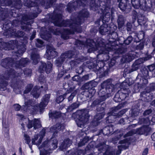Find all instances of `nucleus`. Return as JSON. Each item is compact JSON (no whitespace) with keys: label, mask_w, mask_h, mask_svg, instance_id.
I'll return each instance as SVG.
<instances>
[{"label":"nucleus","mask_w":155,"mask_h":155,"mask_svg":"<svg viewBox=\"0 0 155 155\" xmlns=\"http://www.w3.org/2000/svg\"><path fill=\"white\" fill-rule=\"evenodd\" d=\"M115 86L114 85L110 79H107L101 83L98 88V95L99 99H97L93 101L91 107H95L99 106L100 107H105V104L101 103L108 98L109 95L115 90Z\"/></svg>","instance_id":"nucleus-1"},{"label":"nucleus","mask_w":155,"mask_h":155,"mask_svg":"<svg viewBox=\"0 0 155 155\" xmlns=\"http://www.w3.org/2000/svg\"><path fill=\"white\" fill-rule=\"evenodd\" d=\"M7 77L4 76L0 77V89L1 90L5 91L8 84L6 80L11 79L10 82L11 86L14 89L21 90V88L22 81L21 76L17 75L15 71L12 68L7 71Z\"/></svg>","instance_id":"nucleus-2"},{"label":"nucleus","mask_w":155,"mask_h":155,"mask_svg":"<svg viewBox=\"0 0 155 155\" xmlns=\"http://www.w3.org/2000/svg\"><path fill=\"white\" fill-rule=\"evenodd\" d=\"M102 8L100 7L102 12L100 19L102 20L103 23H107L110 20L114 18L115 17V9L111 7V0H105L104 5Z\"/></svg>","instance_id":"nucleus-3"},{"label":"nucleus","mask_w":155,"mask_h":155,"mask_svg":"<svg viewBox=\"0 0 155 155\" xmlns=\"http://www.w3.org/2000/svg\"><path fill=\"white\" fill-rule=\"evenodd\" d=\"M125 81L122 82L121 84L122 87L120 91H119L116 94L114 98V101L116 102H120L128 97L129 94L131 93L129 88H127L128 86L131 84L130 82H125Z\"/></svg>","instance_id":"nucleus-4"},{"label":"nucleus","mask_w":155,"mask_h":155,"mask_svg":"<svg viewBox=\"0 0 155 155\" xmlns=\"http://www.w3.org/2000/svg\"><path fill=\"white\" fill-rule=\"evenodd\" d=\"M91 107L92 109L96 110V114L91 119L90 124V126L91 128H94L98 126L106 114V107H100L99 106L95 107Z\"/></svg>","instance_id":"nucleus-5"},{"label":"nucleus","mask_w":155,"mask_h":155,"mask_svg":"<svg viewBox=\"0 0 155 155\" xmlns=\"http://www.w3.org/2000/svg\"><path fill=\"white\" fill-rule=\"evenodd\" d=\"M89 110L87 109H84L77 111L73 113V116H75V118L78 120L77 124L78 126L81 127L84 124L88 122L90 115L89 114Z\"/></svg>","instance_id":"nucleus-6"},{"label":"nucleus","mask_w":155,"mask_h":155,"mask_svg":"<svg viewBox=\"0 0 155 155\" xmlns=\"http://www.w3.org/2000/svg\"><path fill=\"white\" fill-rule=\"evenodd\" d=\"M87 66L90 69H93L97 74H101L102 72L103 74H101L103 76L105 75L104 67H105V63L101 61L98 62L97 60H95L92 61H88L87 62Z\"/></svg>","instance_id":"nucleus-7"},{"label":"nucleus","mask_w":155,"mask_h":155,"mask_svg":"<svg viewBox=\"0 0 155 155\" xmlns=\"http://www.w3.org/2000/svg\"><path fill=\"white\" fill-rule=\"evenodd\" d=\"M8 22H5L3 25V29L5 30L6 35L15 38H22L24 36L25 33L23 31L20 30L17 31L15 28H10L9 23Z\"/></svg>","instance_id":"nucleus-8"},{"label":"nucleus","mask_w":155,"mask_h":155,"mask_svg":"<svg viewBox=\"0 0 155 155\" xmlns=\"http://www.w3.org/2000/svg\"><path fill=\"white\" fill-rule=\"evenodd\" d=\"M151 130V128L149 127V126L143 125L137 128L135 130H130L129 131L124 135L123 137L125 138L132 136L135 134H137L139 135L144 134L146 136H147L149 135Z\"/></svg>","instance_id":"nucleus-9"},{"label":"nucleus","mask_w":155,"mask_h":155,"mask_svg":"<svg viewBox=\"0 0 155 155\" xmlns=\"http://www.w3.org/2000/svg\"><path fill=\"white\" fill-rule=\"evenodd\" d=\"M85 4L83 0H76L72 1L69 2L67 6V10L68 12L71 13L74 10H76L77 8H80L81 6L84 7Z\"/></svg>","instance_id":"nucleus-10"},{"label":"nucleus","mask_w":155,"mask_h":155,"mask_svg":"<svg viewBox=\"0 0 155 155\" xmlns=\"http://www.w3.org/2000/svg\"><path fill=\"white\" fill-rule=\"evenodd\" d=\"M98 84V83L94 80L91 81L85 84V87L87 89V96L91 98L94 96L96 93V90L94 87Z\"/></svg>","instance_id":"nucleus-11"},{"label":"nucleus","mask_w":155,"mask_h":155,"mask_svg":"<svg viewBox=\"0 0 155 155\" xmlns=\"http://www.w3.org/2000/svg\"><path fill=\"white\" fill-rule=\"evenodd\" d=\"M154 91H155V84L151 83L149 86L146 87L145 91L141 92L140 97H144L147 101L152 100L153 98V95L151 92Z\"/></svg>","instance_id":"nucleus-12"},{"label":"nucleus","mask_w":155,"mask_h":155,"mask_svg":"<svg viewBox=\"0 0 155 155\" xmlns=\"http://www.w3.org/2000/svg\"><path fill=\"white\" fill-rule=\"evenodd\" d=\"M77 22L76 19L74 18L61 20L58 27H69L74 31H76L77 29L76 25H77Z\"/></svg>","instance_id":"nucleus-13"},{"label":"nucleus","mask_w":155,"mask_h":155,"mask_svg":"<svg viewBox=\"0 0 155 155\" xmlns=\"http://www.w3.org/2000/svg\"><path fill=\"white\" fill-rule=\"evenodd\" d=\"M104 39L99 37H97L93 39H90L87 42V45L90 47H95L98 48L105 46Z\"/></svg>","instance_id":"nucleus-14"},{"label":"nucleus","mask_w":155,"mask_h":155,"mask_svg":"<svg viewBox=\"0 0 155 155\" xmlns=\"http://www.w3.org/2000/svg\"><path fill=\"white\" fill-rule=\"evenodd\" d=\"M41 65L38 68V72L41 73H44L45 72L49 74L52 71L53 64L51 62L48 61L46 64L45 62L41 61Z\"/></svg>","instance_id":"nucleus-15"},{"label":"nucleus","mask_w":155,"mask_h":155,"mask_svg":"<svg viewBox=\"0 0 155 155\" xmlns=\"http://www.w3.org/2000/svg\"><path fill=\"white\" fill-rule=\"evenodd\" d=\"M1 64L3 68L8 69L15 66V61L12 57H6L2 60Z\"/></svg>","instance_id":"nucleus-16"},{"label":"nucleus","mask_w":155,"mask_h":155,"mask_svg":"<svg viewBox=\"0 0 155 155\" xmlns=\"http://www.w3.org/2000/svg\"><path fill=\"white\" fill-rule=\"evenodd\" d=\"M27 119L28 121L26 123V125L28 129H30L33 127V129L35 130L40 128L41 126L38 119L34 118L33 120H30L28 117Z\"/></svg>","instance_id":"nucleus-17"},{"label":"nucleus","mask_w":155,"mask_h":155,"mask_svg":"<svg viewBox=\"0 0 155 155\" xmlns=\"http://www.w3.org/2000/svg\"><path fill=\"white\" fill-rule=\"evenodd\" d=\"M89 15V13L87 9H82L78 13V15L77 17L75 18L77 21V25H81V19L83 18H87Z\"/></svg>","instance_id":"nucleus-18"},{"label":"nucleus","mask_w":155,"mask_h":155,"mask_svg":"<svg viewBox=\"0 0 155 155\" xmlns=\"http://www.w3.org/2000/svg\"><path fill=\"white\" fill-rule=\"evenodd\" d=\"M132 6L136 9H145L147 8V3L146 0H131Z\"/></svg>","instance_id":"nucleus-19"},{"label":"nucleus","mask_w":155,"mask_h":155,"mask_svg":"<svg viewBox=\"0 0 155 155\" xmlns=\"http://www.w3.org/2000/svg\"><path fill=\"white\" fill-rule=\"evenodd\" d=\"M47 50L46 53L48 59L50 60L55 58L58 55V52L55 51V49L50 45L46 47Z\"/></svg>","instance_id":"nucleus-20"},{"label":"nucleus","mask_w":155,"mask_h":155,"mask_svg":"<svg viewBox=\"0 0 155 155\" xmlns=\"http://www.w3.org/2000/svg\"><path fill=\"white\" fill-rule=\"evenodd\" d=\"M49 18L54 25L58 27L62 18V15L60 13L54 12L53 13L50 15Z\"/></svg>","instance_id":"nucleus-21"},{"label":"nucleus","mask_w":155,"mask_h":155,"mask_svg":"<svg viewBox=\"0 0 155 155\" xmlns=\"http://www.w3.org/2000/svg\"><path fill=\"white\" fill-rule=\"evenodd\" d=\"M117 28V26L114 24L109 25L108 24V34L110 37H111L114 41H115L118 37L117 33L115 31ZM114 41H113V42Z\"/></svg>","instance_id":"nucleus-22"},{"label":"nucleus","mask_w":155,"mask_h":155,"mask_svg":"<svg viewBox=\"0 0 155 155\" xmlns=\"http://www.w3.org/2000/svg\"><path fill=\"white\" fill-rule=\"evenodd\" d=\"M42 131L43 134L40 135L41 136L39 139V136L40 135L38 134H35L34 136L31 139V143L32 144L39 146L41 144L42 139L45 134V130L42 129Z\"/></svg>","instance_id":"nucleus-23"},{"label":"nucleus","mask_w":155,"mask_h":155,"mask_svg":"<svg viewBox=\"0 0 155 155\" xmlns=\"http://www.w3.org/2000/svg\"><path fill=\"white\" fill-rule=\"evenodd\" d=\"M50 95V94H46L43 96L41 101L39 105L40 112L43 110L45 107L48 105L49 101Z\"/></svg>","instance_id":"nucleus-24"},{"label":"nucleus","mask_w":155,"mask_h":155,"mask_svg":"<svg viewBox=\"0 0 155 155\" xmlns=\"http://www.w3.org/2000/svg\"><path fill=\"white\" fill-rule=\"evenodd\" d=\"M64 129V125L60 123H57L55 125L52 126L50 128L51 132H53V136H57L59 131L63 130Z\"/></svg>","instance_id":"nucleus-25"},{"label":"nucleus","mask_w":155,"mask_h":155,"mask_svg":"<svg viewBox=\"0 0 155 155\" xmlns=\"http://www.w3.org/2000/svg\"><path fill=\"white\" fill-rule=\"evenodd\" d=\"M2 15L4 18H7L9 16L14 18L17 17L18 16V14H17L15 11L12 9L9 11L8 9L3 10L2 13Z\"/></svg>","instance_id":"nucleus-26"},{"label":"nucleus","mask_w":155,"mask_h":155,"mask_svg":"<svg viewBox=\"0 0 155 155\" xmlns=\"http://www.w3.org/2000/svg\"><path fill=\"white\" fill-rule=\"evenodd\" d=\"M29 62L27 58H22L18 61H15V67L16 68H21L25 67Z\"/></svg>","instance_id":"nucleus-27"},{"label":"nucleus","mask_w":155,"mask_h":155,"mask_svg":"<svg viewBox=\"0 0 155 155\" xmlns=\"http://www.w3.org/2000/svg\"><path fill=\"white\" fill-rule=\"evenodd\" d=\"M86 4L89 0H83ZM100 4V0H91L90 3V6L91 9L95 11L97 10L99 7Z\"/></svg>","instance_id":"nucleus-28"},{"label":"nucleus","mask_w":155,"mask_h":155,"mask_svg":"<svg viewBox=\"0 0 155 155\" xmlns=\"http://www.w3.org/2000/svg\"><path fill=\"white\" fill-rule=\"evenodd\" d=\"M31 59L32 61V63L36 65L38 63L40 58V56L35 49H33L31 53Z\"/></svg>","instance_id":"nucleus-29"},{"label":"nucleus","mask_w":155,"mask_h":155,"mask_svg":"<svg viewBox=\"0 0 155 155\" xmlns=\"http://www.w3.org/2000/svg\"><path fill=\"white\" fill-rule=\"evenodd\" d=\"M38 13L30 12L28 14H24L22 17L21 20L25 22L34 19L37 17Z\"/></svg>","instance_id":"nucleus-30"},{"label":"nucleus","mask_w":155,"mask_h":155,"mask_svg":"<svg viewBox=\"0 0 155 155\" xmlns=\"http://www.w3.org/2000/svg\"><path fill=\"white\" fill-rule=\"evenodd\" d=\"M57 0H41L40 4L46 9H48L53 6Z\"/></svg>","instance_id":"nucleus-31"},{"label":"nucleus","mask_w":155,"mask_h":155,"mask_svg":"<svg viewBox=\"0 0 155 155\" xmlns=\"http://www.w3.org/2000/svg\"><path fill=\"white\" fill-rule=\"evenodd\" d=\"M74 33L73 31L67 28L64 29L61 31V37L64 40H67L69 38V35Z\"/></svg>","instance_id":"nucleus-32"},{"label":"nucleus","mask_w":155,"mask_h":155,"mask_svg":"<svg viewBox=\"0 0 155 155\" xmlns=\"http://www.w3.org/2000/svg\"><path fill=\"white\" fill-rule=\"evenodd\" d=\"M71 144L70 139L69 138H67L64 139L61 143L59 147V148L62 151L64 150H66L68 147L70 146Z\"/></svg>","instance_id":"nucleus-33"},{"label":"nucleus","mask_w":155,"mask_h":155,"mask_svg":"<svg viewBox=\"0 0 155 155\" xmlns=\"http://www.w3.org/2000/svg\"><path fill=\"white\" fill-rule=\"evenodd\" d=\"M56 137L53 136L52 134V136L49 140L51 150L56 149L58 147V140L55 137Z\"/></svg>","instance_id":"nucleus-34"},{"label":"nucleus","mask_w":155,"mask_h":155,"mask_svg":"<svg viewBox=\"0 0 155 155\" xmlns=\"http://www.w3.org/2000/svg\"><path fill=\"white\" fill-rule=\"evenodd\" d=\"M0 49L9 51L13 49V47L10 42H2L0 43Z\"/></svg>","instance_id":"nucleus-35"},{"label":"nucleus","mask_w":155,"mask_h":155,"mask_svg":"<svg viewBox=\"0 0 155 155\" xmlns=\"http://www.w3.org/2000/svg\"><path fill=\"white\" fill-rule=\"evenodd\" d=\"M48 115L49 118L52 119H58L61 117V113L60 112L55 110L53 111L51 110L49 111Z\"/></svg>","instance_id":"nucleus-36"},{"label":"nucleus","mask_w":155,"mask_h":155,"mask_svg":"<svg viewBox=\"0 0 155 155\" xmlns=\"http://www.w3.org/2000/svg\"><path fill=\"white\" fill-rule=\"evenodd\" d=\"M24 5L28 8L34 7L38 8L39 7V5L37 2L32 1L31 0H26L24 2Z\"/></svg>","instance_id":"nucleus-37"},{"label":"nucleus","mask_w":155,"mask_h":155,"mask_svg":"<svg viewBox=\"0 0 155 155\" xmlns=\"http://www.w3.org/2000/svg\"><path fill=\"white\" fill-rule=\"evenodd\" d=\"M145 32L142 31L139 33L134 38V42L136 43L139 42L140 41H144L145 42V40L144 39L145 37Z\"/></svg>","instance_id":"nucleus-38"},{"label":"nucleus","mask_w":155,"mask_h":155,"mask_svg":"<svg viewBox=\"0 0 155 155\" xmlns=\"http://www.w3.org/2000/svg\"><path fill=\"white\" fill-rule=\"evenodd\" d=\"M126 20V18L123 15H118L117 23L119 28H121L124 26Z\"/></svg>","instance_id":"nucleus-39"},{"label":"nucleus","mask_w":155,"mask_h":155,"mask_svg":"<svg viewBox=\"0 0 155 155\" xmlns=\"http://www.w3.org/2000/svg\"><path fill=\"white\" fill-rule=\"evenodd\" d=\"M148 77H140L139 75H138L136 78V81L139 80L140 82H137V84L138 85H140L142 87L144 86L148 83V80L147 79Z\"/></svg>","instance_id":"nucleus-40"},{"label":"nucleus","mask_w":155,"mask_h":155,"mask_svg":"<svg viewBox=\"0 0 155 155\" xmlns=\"http://www.w3.org/2000/svg\"><path fill=\"white\" fill-rule=\"evenodd\" d=\"M108 24L105 23H103L102 25L99 28V33L102 35L107 34L108 32Z\"/></svg>","instance_id":"nucleus-41"},{"label":"nucleus","mask_w":155,"mask_h":155,"mask_svg":"<svg viewBox=\"0 0 155 155\" xmlns=\"http://www.w3.org/2000/svg\"><path fill=\"white\" fill-rule=\"evenodd\" d=\"M127 51V49L126 48L120 47L118 48H114L113 47L112 51H114V54L119 55L125 53Z\"/></svg>","instance_id":"nucleus-42"},{"label":"nucleus","mask_w":155,"mask_h":155,"mask_svg":"<svg viewBox=\"0 0 155 155\" xmlns=\"http://www.w3.org/2000/svg\"><path fill=\"white\" fill-rule=\"evenodd\" d=\"M137 107L136 108H132L130 112L131 117H135L137 116L139 114V110H140V104L137 103L136 104Z\"/></svg>","instance_id":"nucleus-43"},{"label":"nucleus","mask_w":155,"mask_h":155,"mask_svg":"<svg viewBox=\"0 0 155 155\" xmlns=\"http://www.w3.org/2000/svg\"><path fill=\"white\" fill-rule=\"evenodd\" d=\"M41 38L45 40H48L51 37V32L46 29L41 31Z\"/></svg>","instance_id":"nucleus-44"},{"label":"nucleus","mask_w":155,"mask_h":155,"mask_svg":"<svg viewBox=\"0 0 155 155\" xmlns=\"http://www.w3.org/2000/svg\"><path fill=\"white\" fill-rule=\"evenodd\" d=\"M74 53L72 50H68L61 54V56H63L64 58H65V60L66 58L68 59L72 58L74 57Z\"/></svg>","instance_id":"nucleus-45"},{"label":"nucleus","mask_w":155,"mask_h":155,"mask_svg":"<svg viewBox=\"0 0 155 155\" xmlns=\"http://www.w3.org/2000/svg\"><path fill=\"white\" fill-rule=\"evenodd\" d=\"M39 148V149H47V150H51L49 140L47 139L45 140L43 142L40 146Z\"/></svg>","instance_id":"nucleus-46"},{"label":"nucleus","mask_w":155,"mask_h":155,"mask_svg":"<svg viewBox=\"0 0 155 155\" xmlns=\"http://www.w3.org/2000/svg\"><path fill=\"white\" fill-rule=\"evenodd\" d=\"M26 46L25 44L19 45L17 48V51L16 52V54H18L19 56H21L24 53L26 50Z\"/></svg>","instance_id":"nucleus-47"},{"label":"nucleus","mask_w":155,"mask_h":155,"mask_svg":"<svg viewBox=\"0 0 155 155\" xmlns=\"http://www.w3.org/2000/svg\"><path fill=\"white\" fill-rule=\"evenodd\" d=\"M133 52L127 53L125 55L126 61L127 62H130L133 60L136 56L135 54H133Z\"/></svg>","instance_id":"nucleus-48"},{"label":"nucleus","mask_w":155,"mask_h":155,"mask_svg":"<svg viewBox=\"0 0 155 155\" xmlns=\"http://www.w3.org/2000/svg\"><path fill=\"white\" fill-rule=\"evenodd\" d=\"M39 89V87H38L37 85H36L34 87L31 92V94L36 98H38L39 97L40 94L38 92Z\"/></svg>","instance_id":"nucleus-49"},{"label":"nucleus","mask_w":155,"mask_h":155,"mask_svg":"<svg viewBox=\"0 0 155 155\" xmlns=\"http://www.w3.org/2000/svg\"><path fill=\"white\" fill-rule=\"evenodd\" d=\"M117 2H119L118 7L123 12H124L127 7V3L125 1V2H123L122 0H117Z\"/></svg>","instance_id":"nucleus-50"},{"label":"nucleus","mask_w":155,"mask_h":155,"mask_svg":"<svg viewBox=\"0 0 155 155\" xmlns=\"http://www.w3.org/2000/svg\"><path fill=\"white\" fill-rule=\"evenodd\" d=\"M134 141V138L132 137H129L126 138L123 140H120L119 142V143L123 144L127 143L128 145H130L132 142Z\"/></svg>","instance_id":"nucleus-51"},{"label":"nucleus","mask_w":155,"mask_h":155,"mask_svg":"<svg viewBox=\"0 0 155 155\" xmlns=\"http://www.w3.org/2000/svg\"><path fill=\"white\" fill-rule=\"evenodd\" d=\"M65 60V58L62 56L61 54L60 56L56 60L55 64L58 67H61Z\"/></svg>","instance_id":"nucleus-52"},{"label":"nucleus","mask_w":155,"mask_h":155,"mask_svg":"<svg viewBox=\"0 0 155 155\" xmlns=\"http://www.w3.org/2000/svg\"><path fill=\"white\" fill-rule=\"evenodd\" d=\"M67 93H64L62 95H57L55 100L56 102L58 104L61 103L66 98Z\"/></svg>","instance_id":"nucleus-53"},{"label":"nucleus","mask_w":155,"mask_h":155,"mask_svg":"<svg viewBox=\"0 0 155 155\" xmlns=\"http://www.w3.org/2000/svg\"><path fill=\"white\" fill-rule=\"evenodd\" d=\"M13 6L15 8L19 10L21 8L22 6L21 0H12Z\"/></svg>","instance_id":"nucleus-54"},{"label":"nucleus","mask_w":155,"mask_h":155,"mask_svg":"<svg viewBox=\"0 0 155 155\" xmlns=\"http://www.w3.org/2000/svg\"><path fill=\"white\" fill-rule=\"evenodd\" d=\"M1 6H10L13 4L12 0H0Z\"/></svg>","instance_id":"nucleus-55"},{"label":"nucleus","mask_w":155,"mask_h":155,"mask_svg":"<svg viewBox=\"0 0 155 155\" xmlns=\"http://www.w3.org/2000/svg\"><path fill=\"white\" fill-rule=\"evenodd\" d=\"M24 137L25 138V140L26 141V143L28 145L29 148L31 150H32V145L33 144H32V143H30V142L31 141L30 137L27 134L26 132V133H24Z\"/></svg>","instance_id":"nucleus-56"},{"label":"nucleus","mask_w":155,"mask_h":155,"mask_svg":"<svg viewBox=\"0 0 155 155\" xmlns=\"http://www.w3.org/2000/svg\"><path fill=\"white\" fill-rule=\"evenodd\" d=\"M91 138L89 137H85L82 139H81L80 141L78 143V146L79 147H82L87 143L90 140Z\"/></svg>","instance_id":"nucleus-57"},{"label":"nucleus","mask_w":155,"mask_h":155,"mask_svg":"<svg viewBox=\"0 0 155 155\" xmlns=\"http://www.w3.org/2000/svg\"><path fill=\"white\" fill-rule=\"evenodd\" d=\"M141 74L140 77H148L149 76V71L145 67H144L141 70Z\"/></svg>","instance_id":"nucleus-58"},{"label":"nucleus","mask_w":155,"mask_h":155,"mask_svg":"<svg viewBox=\"0 0 155 155\" xmlns=\"http://www.w3.org/2000/svg\"><path fill=\"white\" fill-rule=\"evenodd\" d=\"M119 57V56H114L112 55V58H111L108 63V66L110 68L112 67L115 64L116 60Z\"/></svg>","instance_id":"nucleus-59"},{"label":"nucleus","mask_w":155,"mask_h":155,"mask_svg":"<svg viewBox=\"0 0 155 155\" xmlns=\"http://www.w3.org/2000/svg\"><path fill=\"white\" fill-rule=\"evenodd\" d=\"M35 46L37 48H41L44 46V42L43 40L37 38L35 39Z\"/></svg>","instance_id":"nucleus-60"},{"label":"nucleus","mask_w":155,"mask_h":155,"mask_svg":"<svg viewBox=\"0 0 155 155\" xmlns=\"http://www.w3.org/2000/svg\"><path fill=\"white\" fill-rule=\"evenodd\" d=\"M49 31L54 35H58L59 34H61V31L58 28H55L53 26L50 27L48 28Z\"/></svg>","instance_id":"nucleus-61"},{"label":"nucleus","mask_w":155,"mask_h":155,"mask_svg":"<svg viewBox=\"0 0 155 155\" xmlns=\"http://www.w3.org/2000/svg\"><path fill=\"white\" fill-rule=\"evenodd\" d=\"M23 73L25 77H30L32 73V71L31 69L26 68L23 70Z\"/></svg>","instance_id":"nucleus-62"},{"label":"nucleus","mask_w":155,"mask_h":155,"mask_svg":"<svg viewBox=\"0 0 155 155\" xmlns=\"http://www.w3.org/2000/svg\"><path fill=\"white\" fill-rule=\"evenodd\" d=\"M33 85L32 84H28L26 87L25 90L24 91V94H27L29 93L32 89Z\"/></svg>","instance_id":"nucleus-63"},{"label":"nucleus","mask_w":155,"mask_h":155,"mask_svg":"<svg viewBox=\"0 0 155 155\" xmlns=\"http://www.w3.org/2000/svg\"><path fill=\"white\" fill-rule=\"evenodd\" d=\"M113 50V47L111 46V47H108L107 48H105L104 49L100 51V53L101 54H106L108 55L109 52L110 51H112Z\"/></svg>","instance_id":"nucleus-64"}]
</instances>
